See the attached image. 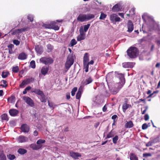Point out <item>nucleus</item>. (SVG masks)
<instances>
[{
    "label": "nucleus",
    "mask_w": 160,
    "mask_h": 160,
    "mask_svg": "<svg viewBox=\"0 0 160 160\" xmlns=\"http://www.w3.org/2000/svg\"><path fill=\"white\" fill-rule=\"evenodd\" d=\"M127 52L128 56L131 58H136L138 54V49L135 47H130L127 50Z\"/></svg>",
    "instance_id": "1"
},
{
    "label": "nucleus",
    "mask_w": 160,
    "mask_h": 160,
    "mask_svg": "<svg viewBox=\"0 0 160 160\" xmlns=\"http://www.w3.org/2000/svg\"><path fill=\"white\" fill-rule=\"evenodd\" d=\"M74 59L72 55H69L67 59L65 64V68L67 70H68L71 66L73 64Z\"/></svg>",
    "instance_id": "2"
},
{
    "label": "nucleus",
    "mask_w": 160,
    "mask_h": 160,
    "mask_svg": "<svg viewBox=\"0 0 160 160\" xmlns=\"http://www.w3.org/2000/svg\"><path fill=\"white\" fill-rule=\"evenodd\" d=\"M40 63L45 65H50L53 63V60L51 57H43L40 59Z\"/></svg>",
    "instance_id": "3"
},
{
    "label": "nucleus",
    "mask_w": 160,
    "mask_h": 160,
    "mask_svg": "<svg viewBox=\"0 0 160 160\" xmlns=\"http://www.w3.org/2000/svg\"><path fill=\"white\" fill-rule=\"evenodd\" d=\"M34 80V78H26L19 85V87L20 88H23L26 85H28L31 82H32Z\"/></svg>",
    "instance_id": "4"
},
{
    "label": "nucleus",
    "mask_w": 160,
    "mask_h": 160,
    "mask_svg": "<svg viewBox=\"0 0 160 160\" xmlns=\"http://www.w3.org/2000/svg\"><path fill=\"white\" fill-rule=\"evenodd\" d=\"M79 31L80 34L77 37V40L78 41L83 40L85 38V34L83 30L82 27L80 28Z\"/></svg>",
    "instance_id": "5"
},
{
    "label": "nucleus",
    "mask_w": 160,
    "mask_h": 160,
    "mask_svg": "<svg viewBox=\"0 0 160 160\" xmlns=\"http://www.w3.org/2000/svg\"><path fill=\"white\" fill-rule=\"evenodd\" d=\"M23 100L25 102L31 107H33L34 106V103L32 100L27 96H24L23 97Z\"/></svg>",
    "instance_id": "6"
},
{
    "label": "nucleus",
    "mask_w": 160,
    "mask_h": 160,
    "mask_svg": "<svg viewBox=\"0 0 160 160\" xmlns=\"http://www.w3.org/2000/svg\"><path fill=\"white\" fill-rule=\"evenodd\" d=\"M110 19L112 22H118L121 21L120 18L116 14H113L110 15Z\"/></svg>",
    "instance_id": "7"
},
{
    "label": "nucleus",
    "mask_w": 160,
    "mask_h": 160,
    "mask_svg": "<svg viewBox=\"0 0 160 160\" xmlns=\"http://www.w3.org/2000/svg\"><path fill=\"white\" fill-rule=\"evenodd\" d=\"M29 29L28 27L20 29H16L12 32V35H15L17 33H19L21 32L25 31H27Z\"/></svg>",
    "instance_id": "8"
},
{
    "label": "nucleus",
    "mask_w": 160,
    "mask_h": 160,
    "mask_svg": "<svg viewBox=\"0 0 160 160\" xmlns=\"http://www.w3.org/2000/svg\"><path fill=\"white\" fill-rule=\"evenodd\" d=\"M128 30L127 31L129 32H131L133 30V24L132 22L130 20L128 21L127 23Z\"/></svg>",
    "instance_id": "9"
},
{
    "label": "nucleus",
    "mask_w": 160,
    "mask_h": 160,
    "mask_svg": "<svg viewBox=\"0 0 160 160\" xmlns=\"http://www.w3.org/2000/svg\"><path fill=\"white\" fill-rule=\"evenodd\" d=\"M77 20L78 21L81 22L87 21L86 14H80L77 17Z\"/></svg>",
    "instance_id": "10"
},
{
    "label": "nucleus",
    "mask_w": 160,
    "mask_h": 160,
    "mask_svg": "<svg viewBox=\"0 0 160 160\" xmlns=\"http://www.w3.org/2000/svg\"><path fill=\"white\" fill-rule=\"evenodd\" d=\"M49 69V66H43L41 69V74L45 76L48 73Z\"/></svg>",
    "instance_id": "11"
},
{
    "label": "nucleus",
    "mask_w": 160,
    "mask_h": 160,
    "mask_svg": "<svg viewBox=\"0 0 160 160\" xmlns=\"http://www.w3.org/2000/svg\"><path fill=\"white\" fill-rule=\"evenodd\" d=\"M70 155L72 158L75 159H78V157H81V155L80 153L73 152H70Z\"/></svg>",
    "instance_id": "12"
},
{
    "label": "nucleus",
    "mask_w": 160,
    "mask_h": 160,
    "mask_svg": "<svg viewBox=\"0 0 160 160\" xmlns=\"http://www.w3.org/2000/svg\"><path fill=\"white\" fill-rule=\"evenodd\" d=\"M20 129L21 131L24 132H28L29 131V128L28 125L26 124L22 125Z\"/></svg>",
    "instance_id": "13"
},
{
    "label": "nucleus",
    "mask_w": 160,
    "mask_h": 160,
    "mask_svg": "<svg viewBox=\"0 0 160 160\" xmlns=\"http://www.w3.org/2000/svg\"><path fill=\"white\" fill-rule=\"evenodd\" d=\"M19 142L22 143L28 141V138L27 137L23 136H20L18 138Z\"/></svg>",
    "instance_id": "14"
},
{
    "label": "nucleus",
    "mask_w": 160,
    "mask_h": 160,
    "mask_svg": "<svg viewBox=\"0 0 160 160\" xmlns=\"http://www.w3.org/2000/svg\"><path fill=\"white\" fill-rule=\"evenodd\" d=\"M10 115L13 117L15 116L18 113V110L14 109H12L9 111Z\"/></svg>",
    "instance_id": "15"
},
{
    "label": "nucleus",
    "mask_w": 160,
    "mask_h": 160,
    "mask_svg": "<svg viewBox=\"0 0 160 160\" xmlns=\"http://www.w3.org/2000/svg\"><path fill=\"white\" fill-rule=\"evenodd\" d=\"M35 50L39 54H41L43 52L42 47L39 45L35 46Z\"/></svg>",
    "instance_id": "16"
},
{
    "label": "nucleus",
    "mask_w": 160,
    "mask_h": 160,
    "mask_svg": "<svg viewBox=\"0 0 160 160\" xmlns=\"http://www.w3.org/2000/svg\"><path fill=\"white\" fill-rule=\"evenodd\" d=\"M93 79L91 77H90L86 79L85 81H83L82 83L84 85H86L91 83Z\"/></svg>",
    "instance_id": "17"
},
{
    "label": "nucleus",
    "mask_w": 160,
    "mask_h": 160,
    "mask_svg": "<svg viewBox=\"0 0 160 160\" xmlns=\"http://www.w3.org/2000/svg\"><path fill=\"white\" fill-rule=\"evenodd\" d=\"M120 9V5L118 3L115 4L112 8V10L113 12L119 11Z\"/></svg>",
    "instance_id": "18"
},
{
    "label": "nucleus",
    "mask_w": 160,
    "mask_h": 160,
    "mask_svg": "<svg viewBox=\"0 0 160 160\" xmlns=\"http://www.w3.org/2000/svg\"><path fill=\"white\" fill-rule=\"evenodd\" d=\"M27 58V56L24 52H22L19 54L18 57L19 59L23 60L26 59Z\"/></svg>",
    "instance_id": "19"
},
{
    "label": "nucleus",
    "mask_w": 160,
    "mask_h": 160,
    "mask_svg": "<svg viewBox=\"0 0 160 160\" xmlns=\"http://www.w3.org/2000/svg\"><path fill=\"white\" fill-rule=\"evenodd\" d=\"M116 75L121 80L122 82L125 83V80L124 75L122 73H117Z\"/></svg>",
    "instance_id": "20"
},
{
    "label": "nucleus",
    "mask_w": 160,
    "mask_h": 160,
    "mask_svg": "<svg viewBox=\"0 0 160 160\" xmlns=\"http://www.w3.org/2000/svg\"><path fill=\"white\" fill-rule=\"evenodd\" d=\"M89 60L88 54L86 53L84 54L83 58V63H88Z\"/></svg>",
    "instance_id": "21"
},
{
    "label": "nucleus",
    "mask_w": 160,
    "mask_h": 160,
    "mask_svg": "<svg viewBox=\"0 0 160 160\" xmlns=\"http://www.w3.org/2000/svg\"><path fill=\"white\" fill-rule=\"evenodd\" d=\"M30 147L33 150H37L40 148V145H37L35 144H32Z\"/></svg>",
    "instance_id": "22"
},
{
    "label": "nucleus",
    "mask_w": 160,
    "mask_h": 160,
    "mask_svg": "<svg viewBox=\"0 0 160 160\" xmlns=\"http://www.w3.org/2000/svg\"><path fill=\"white\" fill-rule=\"evenodd\" d=\"M7 158L3 151L0 150V160H6Z\"/></svg>",
    "instance_id": "23"
},
{
    "label": "nucleus",
    "mask_w": 160,
    "mask_h": 160,
    "mask_svg": "<svg viewBox=\"0 0 160 160\" xmlns=\"http://www.w3.org/2000/svg\"><path fill=\"white\" fill-rule=\"evenodd\" d=\"M32 92H34L37 94L40 95H42L43 92L42 91L40 90L39 89H34L32 91Z\"/></svg>",
    "instance_id": "24"
},
{
    "label": "nucleus",
    "mask_w": 160,
    "mask_h": 160,
    "mask_svg": "<svg viewBox=\"0 0 160 160\" xmlns=\"http://www.w3.org/2000/svg\"><path fill=\"white\" fill-rule=\"evenodd\" d=\"M133 126V124L132 121L127 122L125 124V127L126 128H130Z\"/></svg>",
    "instance_id": "25"
},
{
    "label": "nucleus",
    "mask_w": 160,
    "mask_h": 160,
    "mask_svg": "<svg viewBox=\"0 0 160 160\" xmlns=\"http://www.w3.org/2000/svg\"><path fill=\"white\" fill-rule=\"evenodd\" d=\"M17 152L21 155H23L27 152V150L24 148H19Z\"/></svg>",
    "instance_id": "26"
},
{
    "label": "nucleus",
    "mask_w": 160,
    "mask_h": 160,
    "mask_svg": "<svg viewBox=\"0 0 160 160\" xmlns=\"http://www.w3.org/2000/svg\"><path fill=\"white\" fill-rule=\"evenodd\" d=\"M130 160H138L135 154L132 153L130 154Z\"/></svg>",
    "instance_id": "27"
},
{
    "label": "nucleus",
    "mask_w": 160,
    "mask_h": 160,
    "mask_svg": "<svg viewBox=\"0 0 160 160\" xmlns=\"http://www.w3.org/2000/svg\"><path fill=\"white\" fill-rule=\"evenodd\" d=\"M114 133L113 131L112 130L111 131L108 133L106 137L105 138V139H106L108 138L113 137L114 136Z\"/></svg>",
    "instance_id": "28"
},
{
    "label": "nucleus",
    "mask_w": 160,
    "mask_h": 160,
    "mask_svg": "<svg viewBox=\"0 0 160 160\" xmlns=\"http://www.w3.org/2000/svg\"><path fill=\"white\" fill-rule=\"evenodd\" d=\"M14 45L12 44H9L8 47V52L10 54H12L13 53V52L12 51V48L14 47Z\"/></svg>",
    "instance_id": "29"
},
{
    "label": "nucleus",
    "mask_w": 160,
    "mask_h": 160,
    "mask_svg": "<svg viewBox=\"0 0 160 160\" xmlns=\"http://www.w3.org/2000/svg\"><path fill=\"white\" fill-rule=\"evenodd\" d=\"M46 141L44 140L39 139L37 141L36 143L38 144L37 145H40L41 148L42 146V144L44 143Z\"/></svg>",
    "instance_id": "30"
},
{
    "label": "nucleus",
    "mask_w": 160,
    "mask_h": 160,
    "mask_svg": "<svg viewBox=\"0 0 160 160\" xmlns=\"http://www.w3.org/2000/svg\"><path fill=\"white\" fill-rule=\"evenodd\" d=\"M86 17L87 21L94 18L95 17V15L93 14H86Z\"/></svg>",
    "instance_id": "31"
},
{
    "label": "nucleus",
    "mask_w": 160,
    "mask_h": 160,
    "mask_svg": "<svg viewBox=\"0 0 160 160\" xmlns=\"http://www.w3.org/2000/svg\"><path fill=\"white\" fill-rule=\"evenodd\" d=\"M8 101L10 103H13L15 101V98L14 96H11L8 99Z\"/></svg>",
    "instance_id": "32"
},
{
    "label": "nucleus",
    "mask_w": 160,
    "mask_h": 160,
    "mask_svg": "<svg viewBox=\"0 0 160 160\" xmlns=\"http://www.w3.org/2000/svg\"><path fill=\"white\" fill-rule=\"evenodd\" d=\"M130 105L127 103H124L122 107V109L123 111L124 112H125L126 110L129 108Z\"/></svg>",
    "instance_id": "33"
},
{
    "label": "nucleus",
    "mask_w": 160,
    "mask_h": 160,
    "mask_svg": "<svg viewBox=\"0 0 160 160\" xmlns=\"http://www.w3.org/2000/svg\"><path fill=\"white\" fill-rule=\"evenodd\" d=\"M1 118L2 120H6L8 121V115L7 114L5 113L1 116Z\"/></svg>",
    "instance_id": "34"
},
{
    "label": "nucleus",
    "mask_w": 160,
    "mask_h": 160,
    "mask_svg": "<svg viewBox=\"0 0 160 160\" xmlns=\"http://www.w3.org/2000/svg\"><path fill=\"white\" fill-rule=\"evenodd\" d=\"M83 69L85 70L86 72H88V71L89 64L88 63H83Z\"/></svg>",
    "instance_id": "35"
},
{
    "label": "nucleus",
    "mask_w": 160,
    "mask_h": 160,
    "mask_svg": "<svg viewBox=\"0 0 160 160\" xmlns=\"http://www.w3.org/2000/svg\"><path fill=\"white\" fill-rule=\"evenodd\" d=\"M47 52H50L52 51L53 49V46L51 44H48L47 45Z\"/></svg>",
    "instance_id": "36"
},
{
    "label": "nucleus",
    "mask_w": 160,
    "mask_h": 160,
    "mask_svg": "<svg viewBox=\"0 0 160 160\" xmlns=\"http://www.w3.org/2000/svg\"><path fill=\"white\" fill-rule=\"evenodd\" d=\"M81 91L79 89L76 95V97L77 99H80L81 96Z\"/></svg>",
    "instance_id": "37"
},
{
    "label": "nucleus",
    "mask_w": 160,
    "mask_h": 160,
    "mask_svg": "<svg viewBox=\"0 0 160 160\" xmlns=\"http://www.w3.org/2000/svg\"><path fill=\"white\" fill-rule=\"evenodd\" d=\"M147 41V38L146 37H143L142 39L138 40V42L140 44H142L143 42L146 43Z\"/></svg>",
    "instance_id": "38"
},
{
    "label": "nucleus",
    "mask_w": 160,
    "mask_h": 160,
    "mask_svg": "<svg viewBox=\"0 0 160 160\" xmlns=\"http://www.w3.org/2000/svg\"><path fill=\"white\" fill-rule=\"evenodd\" d=\"M9 74V72L8 71L3 72L2 73V76L3 78H5L8 77Z\"/></svg>",
    "instance_id": "39"
},
{
    "label": "nucleus",
    "mask_w": 160,
    "mask_h": 160,
    "mask_svg": "<svg viewBox=\"0 0 160 160\" xmlns=\"http://www.w3.org/2000/svg\"><path fill=\"white\" fill-rule=\"evenodd\" d=\"M19 70V68L18 66L13 67L12 68V71L14 73H17Z\"/></svg>",
    "instance_id": "40"
},
{
    "label": "nucleus",
    "mask_w": 160,
    "mask_h": 160,
    "mask_svg": "<svg viewBox=\"0 0 160 160\" xmlns=\"http://www.w3.org/2000/svg\"><path fill=\"white\" fill-rule=\"evenodd\" d=\"M8 158L10 160H13L16 158V157L14 155L9 154L7 155Z\"/></svg>",
    "instance_id": "41"
},
{
    "label": "nucleus",
    "mask_w": 160,
    "mask_h": 160,
    "mask_svg": "<svg viewBox=\"0 0 160 160\" xmlns=\"http://www.w3.org/2000/svg\"><path fill=\"white\" fill-rule=\"evenodd\" d=\"M41 99H40L41 101L42 102H46L45 96L44 93L41 96Z\"/></svg>",
    "instance_id": "42"
},
{
    "label": "nucleus",
    "mask_w": 160,
    "mask_h": 160,
    "mask_svg": "<svg viewBox=\"0 0 160 160\" xmlns=\"http://www.w3.org/2000/svg\"><path fill=\"white\" fill-rule=\"evenodd\" d=\"M118 139V137L117 135H116L114 137H113L112 139L113 143L115 144H116Z\"/></svg>",
    "instance_id": "43"
},
{
    "label": "nucleus",
    "mask_w": 160,
    "mask_h": 160,
    "mask_svg": "<svg viewBox=\"0 0 160 160\" xmlns=\"http://www.w3.org/2000/svg\"><path fill=\"white\" fill-rule=\"evenodd\" d=\"M90 26V24L89 23L84 26V29L83 30L84 32H86L88 31Z\"/></svg>",
    "instance_id": "44"
},
{
    "label": "nucleus",
    "mask_w": 160,
    "mask_h": 160,
    "mask_svg": "<svg viewBox=\"0 0 160 160\" xmlns=\"http://www.w3.org/2000/svg\"><path fill=\"white\" fill-rule=\"evenodd\" d=\"M48 106L50 108H52L53 109H54L55 107L57 106V105L54 104L53 102H50L49 101H48Z\"/></svg>",
    "instance_id": "45"
},
{
    "label": "nucleus",
    "mask_w": 160,
    "mask_h": 160,
    "mask_svg": "<svg viewBox=\"0 0 160 160\" xmlns=\"http://www.w3.org/2000/svg\"><path fill=\"white\" fill-rule=\"evenodd\" d=\"M107 15L106 14H105L103 12H101L99 18V19L100 20H103L105 19Z\"/></svg>",
    "instance_id": "46"
},
{
    "label": "nucleus",
    "mask_w": 160,
    "mask_h": 160,
    "mask_svg": "<svg viewBox=\"0 0 160 160\" xmlns=\"http://www.w3.org/2000/svg\"><path fill=\"white\" fill-rule=\"evenodd\" d=\"M132 63L130 62H128L125 63L123 64V67L124 68H128L129 67V66L131 64H132Z\"/></svg>",
    "instance_id": "47"
},
{
    "label": "nucleus",
    "mask_w": 160,
    "mask_h": 160,
    "mask_svg": "<svg viewBox=\"0 0 160 160\" xmlns=\"http://www.w3.org/2000/svg\"><path fill=\"white\" fill-rule=\"evenodd\" d=\"M30 65L32 68H35L36 67L35 62L34 61H32L30 63Z\"/></svg>",
    "instance_id": "48"
},
{
    "label": "nucleus",
    "mask_w": 160,
    "mask_h": 160,
    "mask_svg": "<svg viewBox=\"0 0 160 160\" xmlns=\"http://www.w3.org/2000/svg\"><path fill=\"white\" fill-rule=\"evenodd\" d=\"M77 90V87H74L73 88L71 91V95L72 96H74Z\"/></svg>",
    "instance_id": "49"
},
{
    "label": "nucleus",
    "mask_w": 160,
    "mask_h": 160,
    "mask_svg": "<svg viewBox=\"0 0 160 160\" xmlns=\"http://www.w3.org/2000/svg\"><path fill=\"white\" fill-rule=\"evenodd\" d=\"M77 43V42L75 39H72L70 42V44L71 46H73L76 45Z\"/></svg>",
    "instance_id": "50"
},
{
    "label": "nucleus",
    "mask_w": 160,
    "mask_h": 160,
    "mask_svg": "<svg viewBox=\"0 0 160 160\" xmlns=\"http://www.w3.org/2000/svg\"><path fill=\"white\" fill-rule=\"evenodd\" d=\"M51 26L52 25L50 24H43L42 26L45 28L51 29Z\"/></svg>",
    "instance_id": "51"
},
{
    "label": "nucleus",
    "mask_w": 160,
    "mask_h": 160,
    "mask_svg": "<svg viewBox=\"0 0 160 160\" xmlns=\"http://www.w3.org/2000/svg\"><path fill=\"white\" fill-rule=\"evenodd\" d=\"M51 29H53L55 30H58L59 29V28L58 25H52Z\"/></svg>",
    "instance_id": "52"
},
{
    "label": "nucleus",
    "mask_w": 160,
    "mask_h": 160,
    "mask_svg": "<svg viewBox=\"0 0 160 160\" xmlns=\"http://www.w3.org/2000/svg\"><path fill=\"white\" fill-rule=\"evenodd\" d=\"M27 18L28 20H29L31 22H32L33 21V18L32 15H29L28 16Z\"/></svg>",
    "instance_id": "53"
},
{
    "label": "nucleus",
    "mask_w": 160,
    "mask_h": 160,
    "mask_svg": "<svg viewBox=\"0 0 160 160\" xmlns=\"http://www.w3.org/2000/svg\"><path fill=\"white\" fill-rule=\"evenodd\" d=\"M148 126L146 123H144L142 124V129L143 130H145L148 128Z\"/></svg>",
    "instance_id": "54"
},
{
    "label": "nucleus",
    "mask_w": 160,
    "mask_h": 160,
    "mask_svg": "<svg viewBox=\"0 0 160 160\" xmlns=\"http://www.w3.org/2000/svg\"><path fill=\"white\" fill-rule=\"evenodd\" d=\"M151 156V154L150 153H144L142 155L143 157L147 158L148 157H150Z\"/></svg>",
    "instance_id": "55"
},
{
    "label": "nucleus",
    "mask_w": 160,
    "mask_h": 160,
    "mask_svg": "<svg viewBox=\"0 0 160 160\" xmlns=\"http://www.w3.org/2000/svg\"><path fill=\"white\" fill-rule=\"evenodd\" d=\"M13 42L14 44L17 46L18 45L20 44V42L17 40H14Z\"/></svg>",
    "instance_id": "56"
},
{
    "label": "nucleus",
    "mask_w": 160,
    "mask_h": 160,
    "mask_svg": "<svg viewBox=\"0 0 160 160\" xmlns=\"http://www.w3.org/2000/svg\"><path fill=\"white\" fill-rule=\"evenodd\" d=\"M144 120L145 121H147L149 119V116L148 114H146L144 116Z\"/></svg>",
    "instance_id": "57"
},
{
    "label": "nucleus",
    "mask_w": 160,
    "mask_h": 160,
    "mask_svg": "<svg viewBox=\"0 0 160 160\" xmlns=\"http://www.w3.org/2000/svg\"><path fill=\"white\" fill-rule=\"evenodd\" d=\"M152 142L151 141L149 142L148 143L146 144V146L147 147H149L152 145Z\"/></svg>",
    "instance_id": "58"
},
{
    "label": "nucleus",
    "mask_w": 160,
    "mask_h": 160,
    "mask_svg": "<svg viewBox=\"0 0 160 160\" xmlns=\"http://www.w3.org/2000/svg\"><path fill=\"white\" fill-rule=\"evenodd\" d=\"M145 110H144L143 111H142V114H144L145 113L146 111L147 110V109H148V106L145 107Z\"/></svg>",
    "instance_id": "59"
},
{
    "label": "nucleus",
    "mask_w": 160,
    "mask_h": 160,
    "mask_svg": "<svg viewBox=\"0 0 160 160\" xmlns=\"http://www.w3.org/2000/svg\"><path fill=\"white\" fill-rule=\"evenodd\" d=\"M118 118V116L116 115H114L112 117V119L113 120V121L115 120V119Z\"/></svg>",
    "instance_id": "60"
},
{
    "label": "nucleus",
    "mask_w": 160,
    "mask_h": 160,
    "mask_svg": "<svg viewBox=\"0 0 160 160\" xmlns=\"http://www.w3.org/2000/svg\"><path fill=\"white\" fill-rule=\"evenodd\" d=\"M107 109V108L106 106V105H105L102 108V111L103 112H105Z\"/></svg>",
    "instance_id": "61"
},
{
    "label": "nucleus",
    "mask_w": 160,
    "mask_h": 160,
    "mask_svg": "<svg viewBox=\"0 0 160 160\" xmlns=\"http://www.w3.org/2000/svg\"><path fill=\"white\" fill-rule=\"evenodd\" d=\"M38 134V132L37 130H35L33 132V135L35 136H37Z\"/></svg>",
    "instance_id": "62"
},
{
    "label": "nucleus",
    "mask_w": 160,
    "mask_h": 160,
    "mask_svg": "<svg viewBox=\"0 0 160 160\" xmlns=\"http://www.w3.org/2000/svg\"><path fill=\"white\" fill-rule=\"evenodd\" d=\"M118 15L120 16L122 18H124V14L122 13H118Z\"/></svg>",
    "instance_id": "63"
},
{
    "label": "nucleus",
    "mask_w": 160,
    "mask_h": 160,
    "mask_svg": "<svg viewBox=\"0 0 160 160\" xmlns=\"http://www.w3.org/2000/svg\"><path fill=\"white\" fill-rule=\"evenodd\" d=\"M94 62L93 60H91L89 62H88V63L89 64L93 65L94 64Z\"/></svg>",
    "instance_id": "64"
}]
</instances>
